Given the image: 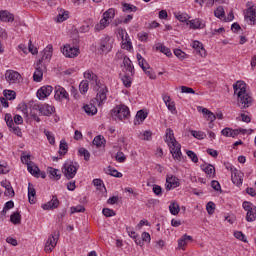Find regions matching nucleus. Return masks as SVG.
<instances>
[{
    "label": "nucleus",
    "instance_id": "obj_1",
    "mask_svg": "<svg viewBox=\"0 0 256 256\" xmlns=\"http://www.w3.org/2000/svg\"><path fill=\"white\" fill-rule=\"evenodd\" d=\"M84 77L89 81L90 85H92L94 91H99L100 89L95 99L92 100V103H95L96 101L99 107L105 105V101H107V93H109L107 86H103L101 80L97 77V74L93 73L91 70L84 72Z\"/></svg>",
    "mask_w": 256,
    "mask_h": 256
},
{
    "label": "nucleus",
    "instance_id": "obj_2",
    "mask_svg": "<svg viewBox=\"0 0 256 256\" xmlns=\"http://www.w3.org/2000/svg\"><path fill=\"white\" fill-rule=\"evenodd\" d=\"M234 95L237 96V105L240 109L251 107L253 98L247 93V84L243 80H238L233 84Z\"/></svg>",
    "mask_w": 256,
    "mask_h": 256
},
{
    "label": "nucleus",
    "instance_id": "obj_3",
    "mask_svg": "<svg viewBox=\"0 0 256 256\" xmlns=\"http://www.w3.org/2000/svg\"><path fill=\"white\" fill-rule=\"evenodd\" d=\"M165 143H167L170 153L172 154L173 159L176 161H181V157L183 153H181V144L177 142V139H175V134L173 133V129L167 128L166 134L164 138Z\"/></svg>",
    "mask_w": 256,
    "mask_h": 256
},
{
    "label": "nucleus",
    "instance_id": "obj_4",
    "mask_svg": "<svg viewBox=\"0 0 256 256\" xmlns=\"http://www.w3.org/2000/svg\"><path fill=\"white\" fill-rule=\"evenodd\" d=\"M111 117L114 121H125V119L131 117V111H129V107L126 105L120 104L112 109Z\"/></svg>",
    "mask_w": 256,
    "mask_h": 256
},
{
    "label": "nucleus",
    "instance_id": "obj_5",
    "mask_svg": "<svg viewBox=\"0 0 256 256\" xmlns=\"http://www.w3.org/2000/svg\"><path fill=\"white\" fill-rule=\"evenodd\" d=\"M77 171H79V164L77 162H66L62 168V173L68 180L74 179Z\"/></svg>",
    "mask_w": 256,
    "mask_h": 256
},
{
    "label": "nucleus",
    "instance_id": "obj_6",
    "mask_svg": "<svg viewBox=\"0 0 256 256\" xmlns=\"http://www.w3.org/2000/svg\"><path fill=\"white\" fill-rule=\"evenodd\" d=\"M242 207L244 211H247L246 221L248 223H253V221H256V206L251 202L244 201Z\"/></svg>",
    "mask_w": 256,
    "mask_h": 256
},
{
    "label": "nucleus",
    "instance_id": "obj_7",
    "mask_svg": "<svg viewBox=\"0 0 256 256\" xmlns=\"http://www.w3.org/2000/svg\"><path fill=\"white\" fill-rule=\"evenodd\" d=\"M33 111H39L41 115H44L45 117H50V115H53L55 113V107L49 105V104H34L32 106Z\"/></svg>",
    "mask_w": 256,
    "mask_h": 256
},
{
    "label": "nucleus",
    "instance_id": "obj_8",
    "mask_svg": "<svg viewBox=\"0 0 256 256\" xmlns=\"http://www.w3.org/2000/svg\"><path fill=\"white\" fill-rule=\"evenodd\" d=\"M59 235H60L59 230H56L53 232L52 235L49 236L44 248V251L46 253H51V251H53V249L57 247V241L59 240Z\"/></svg>",
    "mask_w": 256,
    "mask_h": 256
},
{
    "label": "nucleus",
    "instance_id": "obj_9",
    "mask_svg": "<svg viewBox=\"0 0 256 256\" xmlns=\"http://www.w3.org/2000/svg\"><path fill=\"white\" fill-rule=\"evenodd\" d=\"M62 53L64 56L68 57L69 59H75V57L79 55L80 51H79V47L66 44L62 48Z\"/></svg>",
    "mask_w": 256,
    "mask_h": 256
},
{
    "label": "nucleus",
    "instance_id": "obj_10",
    "mask_svg": "<svg viewBox=\"0 0 256 256\" xmlns=\"http://www.w3.org/2000/svg\"><path fill=\"white\" fill-rule=\"evenodd\" d=\"M5 79L9 83V85H13L21 81V74L14 70H7L5 73Z\"/></svg>",
    "mask_w": 256,
    "mask_h": 256
},
{
    "label": "nucleus",
    "instance_id": "obj_11",
    "mask_svg": "<svg viewBox=\"0 0 256 256\" xmlns=\"http://www.w3.org/2000/svg\"><path fill=\"white\" fill-rule=\"evenodd\" d=\"M181 183H179V178L173 175H167L165 189L166 191H171V189H177Z\"/></svg>",
    "mask_w": 256,
    "mask_h": 256
},
{
    "label": "nucleus",
    "instance_id": "obj_12",
    "mask_svg": "<svg viewBox=\"0 0 256 256\" xmlns=\"http://www.w3.org/2000/svg\"><path fill=\"white\" fill-rule=\"evenodd\" d=\"M244 19L248 25L256 24V9L253 7L247 8L244 12Z\"/></svg>",
    "mask_w": 256,
    "mask_h": 256
},
{
    "label": "nucleus",
    "instance_id": "obj_13",
    "mask_svg": "<svg viewBox=\"0 0 256 256\" xmlns=\"http://www.w3.org/2000/svg\"><path fill=\"white\" fill-rule=\"evenodd\" d=\"M113 49V41H111V37L106 36L100 42V51L102 53H109Z\"/></svg>",
    "mask_w": 256,
    "mask_h": 256
},
{
    "label": "nucleus",
    "instance_id": "obj_14",
    "mask_svg": "<svg viewBox=\"0 0 256 256\" xmlns=\"http://www.w3.org/2000/svg\"><path fill=\"white\" fill-rule=\"evenodd\" d=\"M56 101H63V99H66L69 101V93H67V90L61 86L55 87V95H54Z\"/></svg>",
    "mask_w": 256,
    "mask_h": 256
},
{
    "label": "nucleus",
    "instance_id": "obj_15",
    "mask_svg": "<svg viewBox=\"0 0 256 256\" xmlns=\"http://www.w3.org/2000/svg\"><path fill=\"white\" fill-rule=\"evenodd\" d=\"M60 203L61 202H59V198H57V196L54 195L52 196V199L50 201L42 205V209H44V211H51L53 209H57Z\"/></svg>",
    "mask_w": 256,
    "mask_h": 256
},
{
    "label": "nucleus",
    "instance_id": "obj_16",
    "mask_svg": "<svg viewBox=\"0 0 256 256\" xmlns=\"http://www.w3.org/2000/svg\"><path fill=\"white\" fill-rule=\"evenodd\" d=\"M118 35L122 39L124 49H127V51L133 49V45H131V41L127 40V32L125 31V29L118 28Z\"/></svg>",
    "mask_w": 256,
    "mask_h": 256
},
{
    "label": "nucleus",
    "instance_id": "obj_17",
    "mask_svg": "<svg viewBox=\"0 0 256 256\" xmlns=\"http://www.w3.org/2000/svg\"><path fill=\"white\" fill-rule=\"evenodd\" d=\"M51 93H53L52 86H43L37 91V97L38 99H47Z\"/></svg>",
    "mask_w": 256,
    "mask_h": 256
},
{
    "label": "nucleus",
    "instance_id": "obj_18",
    "mask_svg": "<svg viewBox=\"0 0 256 256\" xmlns=\"http://www.w3.org/2000/svg\"><path fill=\"white\" fill-rule=\"evenodd\" d=\"M231 179L232 183H234V185H237V187L243 185V172H241L240 170L232 172Z\"/></svg>",
    "mask_w": 256,
    "mask_h": 256
},
{
    "label": "nucleus",
    "instance_id": "obj_19",
    "mask_svg": "<svg viewBox=\"0 0 256 256\" xmlns=\"http://www.w3.org/2000/svg\"><path fill=\"white\" fill-rule=\"evenodd\" d=\"M28 201L31 205L37 203V191H35V187L31 183L28 184Z\"/></svg>",
    "mask_w": 256,
    "mask_h": 256
},
{
    "label": "nucleus",
    "instance_id": "obj_20",
    "mask_svg": "<svg viewBox=\"0 0 256 256\" xmlns=\"http://www.w3.org/2000/svg\"><path fill=\"white\" fill-rule=\"evenodd\" d=\"M33 79L36 83L43 81V69H41V60H38L36 63V70L33 74Z\"/></svg>",
    "mask_w": 256,
    "mask_h": 256
},
{
    "label": "nucleus",
    "instance_id": "obj_21",
    "mask_svg": "<svg viewBox=\"0 0 256 256\" xmlns=\"http://www.w3.org/2000/svg\"><path fill=\"white\" fill-rule=\"evenodd\" d=\"M0 21H2L3 23H13V21H15V17L9 11L1 10Z\"/></svg>",
    "mask_w": 256,
    "mask_h": 256
},
{
    "label": "nucleus",
    "instance_id": "obj_22",
    "mask_svg": "<svg viewBox=\"0 0 256 256\" xmlns=\"http://www.w3.org/2000/svg\"><path fill=\"white\" fill-rule=\"evenodd\" d=\"M123 65L128 73H131V75H135V67L133 66V62L131 61V59H129V57H123Z\"/></svg>",
    "mask_w": 256,
    "mask_h": 256
},
{
    "label": "nucleus",
    "instance_id": "obj_23",
    "mask_svg": "<svg viewBox=\"0 0 256 256\" xmlns=\"http://www.w3.org/2000/svg\"><path fill=\"white\" fill-rule=\"evenodd\" d=\"M202 171L206 173L207 177L213 179L215 177V166L208 164V165H201Z\"/></svg>",
    "mask_w": 256,
    "mask_h": 256
},
{
    "label": "nucleus",
    "instance_id": "obj_24",
    "mask_svg": "<svg viewBox=\"0 0 256 256\" xmlns=\"http://www.w3.org/2000/svg\"><path fill=\"white\" fill-rule=\"evenodd\" d=\"M193 49L197 50L200 57H207V51H205V48L203 47V43L195 40L192 45Z\"/></svg>",
    "mask_w": 256,
    "mask_h": 256
},
{
    "label": "nucleus",
    "instance_id": "obj_25",
    "mask_svg": "<svg viewBox=\"0 0 256 256\" xmlns=\"http://www.w3.org/2000/svg\"><path fill=\"white\" fill-rule=\"evenodd\" d=\"M53 57V45H48L44 50H43V55L42 58L39 59L41 63L47 59H51Z\"/></svg>",
    "mask_w": 256,
    "mask_h": 256
},
{
    "label": "nucleus",
    "instance_id": "obj_26",
    "mask_svg": "<svg viewBox=\"0 0 256 256\" xmlns=\"http://www.w3.org/2000/svg\"><path fill=\"white\" fill-rule=\"evenodd\" d=\"M187 241H193V237L185 234L178 240V249L185 250V247L187 245Z\"/></svg>",
    "mask_w": 256,
    "mask_h": 256
},
{
    "label": "nucleus",
    "instance_id": "obj_27",
    "mask_svg": "<svg viewBox=\"0 0 256 256\" xmlns=\"http://www.w3.org/2000/svg\"><path fill=\"white\" fill-rule=\"evenodd\" d=\"M191 29H204L205 23H203V20L197 18L189 21Z\"/></svg>",
    "mask_w": 256,
    "mask_h": 256
},
{
    "label": "nucleus",
    "instance_id": "obj_28",
    "mask_svg": "<svg viewBox=\"0 0 256 256\" xmlns=\"http://www.w3.org/2000/svg\"><path fill=\"white\" fill-rule=\"evenodd\" d=\"M83 109L89 116L97 115V107L93 103L84 105Z\"/></svg>",
    "mask_w": 256,
    "mask_h": 256
},
{
    "label": "nucleus",
    "instance_id": "obj_29",
    "mask_svg": "<svg viewBox=\"0 0 256 256\" xmlns=\"http://www.w3.org/2000/svg\"><path fill=\"white\" fill-rule=\"evenodd\" d=\"M27 169L29 173L33 175V177H39V173H41V170L39 169V167L33 162H30L28 164Z\"/></svg>",
    "mask_w": 256,
    "mask_h": 256
},
{
    "label": "nucleus",
    "instance_id": "obj_30",
    "mask_svg": "<svg viewBox=\"0 0 256 256\" xmlns=\"http://www.w3.org/2000/svg\"><path fill=\"white\" fill-rule=\"evenodd\" d=\"M106 175H111V177H117V178H121L123 177V174L119 171H117V169L108 166L107 168L104 169Z\"/></svg>",
    "mask_w": 256,
    "mask_h": 256
},
{
    "label": "nucleus",
    "instance_id": "obj_31",
    "mask_svg": "<svg viewBox=\"0 0 256 256\" xmlns=\"http://www.w3.org/2000/svg\"><path fill=\"white\" fill-rule=\"evenodd\" d=\"M221 134L224 137H237V135H239V131L226 127L221 131Z\"/></svg>",
    "mask_w": 256,
    "mask_h": 256
},
{
    "label": "nucleus",
    "instance_id": "obj_32",
    "mask_svg": "<svg viewBox=\"0 0 256 256\" xmlns=\"http://www.w3.org/2000/svg\"><path fill=\"white\" fill-rule=\"evenodd\" d=\"M47 171L51 176V179H55V181H59V179H61V173H59V169L48 167Z\"/></svg>",
    "mask_w": 256,
    "mask_h": 256
},
{
    "label": "nucleus",
    "instance_id": "obj_33",
    "mask_svg": "<svg viewBox=\"0 0 256 256\" xmlns=\"http://www.w3.org/2000/svg\"><path fill=\"white\" fill-rule=\"evenodd\" d=\"M67 19H69V11L60 9L59 14L57 16V23H63V21H67Z\"/></svg>",
    "mask_w": 256,
    "mask_h": 256
},
{
    "label": "nucleus",
    "instance_id": "obj_34",
    "mask_svg": "<svg viewBox=\"0 0 256 256\" xmlns=\"http://www.w3.org/2000/svg\"><path fill=\"white\" fill-rule=\"evenodd\" d=\"M136 57H137L138 65H139V67H141V69L143 71H145V69L149 68V63H147V60H145L143 58V56H141V54L138 53L136 55Z\"/></svg>",
    "mask_w": 256,
    "mask_h": 256
},
{
    "label": "nucleus",
    "instance_id": "obj_35",
    "mask_svg": "<svg viewBox=\"0 0 256 256\" xmlns=\"http://www.w3.org/2000/svg\"><path fill=\"white\" fill-rule=\"evenodd\" d=\"M122 11L126 13H135V11H137V6L122 2Z\"/></svg>",
    "mask_w": 256,
    "mask_h": 256
},
{
    "label": "nucleus",
    "instance_id": "obj_36",
    "mask_svg": "<svg viewBox=\"0 0 256 256\" xmlns=\"http://www.w3.org/2000/svg\"><path fill=\"white\" fill-rule=\"evenodd\" d=\"M10 221L13 225H21V214L19 212H14L10 216Z\"/></svg>",
    "mask_w": 256,
    "mask_h": 256
},
{
    "label": "nucleus",
    "instance_id": "obj_37",
    "mask_svg": "<svg viewBox=\"0 0 256 256\" xmlns=\"http://www.w3.org/2000/svg\"><path fill=\"white\" fill-rule=\"evenodd\" d=\"M202 113L203 115H206L207 120L210 121L211 123H213V121L217 119V116L207 108H203Z\"/></svg>",
    "mask_w": 256,
    "mask_h": 256
},
{
    "label": "nucleus",
    "instance_id": "obj_38",
    "mask_svg": "<svg viewBox=\"0 0 256 256\" xmlns=\"http://www.w3.org/2000/svg\"><path fill=\"white\" fill-rule=\"evenodd\" d=\"M169 211H170L171 215H179V211H181V208L179 207V203L172 202L169 205Z\"/></svg>",
    "mask_w": 256,
    "mask_h": 256
},
{
    "label": "nucleus",
    "instance_id": "obj_39",
    "mask_svg": "<svg viewBox=\"0 0 256 256\" xmlns=\"http://www.w3.org/2000/svg\"><path fill=\"white\" fill-rule=\"evenodd\" d=\"M59 149V155H67V151H69V145L65 140L60 141Z\"/></svg>",
    "mask_w": 256,
    "mask_h": 256
},
{
    "label": "nucleus",
    "instance_id": "obj_40",
    "mask_svg": "<svg viewBox=\"0 0 256 256\" xmlns=\"http://www.w3.org/2000/svg\"><path fill=\"white\" fill-rule=\"evenodd\" d=\"M190 133L192 137H194L195 139H198L199 141L207 137V134H205V132L203 131L191 130Z\"/></svg>",
    "mask_w": 256,
    "mask_h": 256
},
{
    "label": "nucleus",
    "instance_id": "obj_41",
    "mask_svg": "<svg viewBox=\"0 0 256 256\" xmlns=\"http://www.w3.org/2000/svg\"><path fill=\"white\" fill-rule=\"evenodd\" d=\"M92 143L96 147H103V145H105V137L98 135L93 139Z\"/></svg>",
    "mask_w": 256,
    "mask_h": 256
},
{
    "label": "nucleus",
    "instance_id": "obj_42",
    "mask_svg": "<svg viewBox=\"0 0 256 256\" xmlns=\"http://www.w3.org/2000/svg\"><path fill=\"white\" fill-rule=\"evenodd\" d=\"M214 15L217 19H225V9L223 6H218L216 10H214Z\"/></svg>",
    "mask_w": 256,
    "mask_h": 256
},
{
    "label": "nucleus",
    "instance_id": "obj_43",
    "mask_svg": "<svg viewBox=\"0 0 256 256\" xmlns=\"http://www.w3.org/2000/svg\"><path fill=\"white\" fill-rule=\"evenodd\" d=\"M156 51H160V53H164L166 57H171V55H173V53H171V50L164 45H158L156 47Z\"/></svg>",
    "mask_w": 256,
    "mask_h": 256
},
{
    "label": "nucleus",
    "instance_id": "obj_44",
    "mask_svg": "<svg viewBox=\"0 0 256 256\" xmlns=\"http://www.w3.org/2000/svg\"><path fill=\"white\" fill-rule=\"evenodd\" d=\"M79 91L82 94L87 93L89 91V81L88 80H82L79 85Z\"/></svg>",
    "mask_w": 256,
    "mask_h": 256
},
{
    "label": "nucleus",
    "instance_id": "obj_45",
    "mask_svg": "<svg viewBox=\"0 0 256 256\" xmlns=\"http://www.w3.org/2000/svg\"><path fill=\"white\" fill-rule=\"evenodd\" d=\"M3 95L8 101H13V99L16 97V93L13 90H4Z\"/></svg>",
    "mask_w": 256,
    "mask_h": 256
},
{
    "label": "nucleus",
    "instance_id": "obj_46",
    "mask_svg": "<svg viewBox=\"0 0 256 256\" xmlns=\"http://www.w3.org/2000/svg\"><path fill=\"white\" fill-rule=\"evenodd\" d=\"M78 153H79L80 157H84L85 161H89V159H91V153H89V151L85 148H80L78 150Z\"/></svg>",
    "mask_w": 256,
    "mask_h": 256
},
{
    "label": "nucleus",
    "instance_id": "obj_47",
    "mask_svg": "<svg viewBox=\"0 0 256 256\" xmlns=\"http://www.w3.org/2000/svg\"><path fill=\"white\" fill-rule=\"evenodd\" d=\"M4 119L7 124V127H9V129H11L12 127L15 126V120H14L13 116H11V114H5Z\"/></svg>",
    "mask_w": 256,
    "mask_h": 256
},
{
    "label": "nucleus",
    "instance_id": "obj_48",
    "mask_svg": "<svg viewBox=\"0 0 256 256\" xmlns=\"http://www.w3.org/2000/svg\"><path fill=\"white\" fill-rule=\"evenodd\" d=\"M186 154L189 159H191L192 163H199V157L197 156V154H195V152L188 150Z\"/></svg>",
    "mask_w": 256,
    "mask_h": 256
},
{
    "label": "nucleus",
    "instance_id": "obj_49",
    "mask_svg": "<svg viewBox=\"0 0 256 256\" xmlns=\"http://www.w3.org/2000/svg\"><path fill=\"white\" fill-rule=\"evenodd\" d=\"M70 211H71V215H73V213H85V206L83 205L74 206L70 208Z\"/></svg>",
    "mask_w": 256,
    "mask_h": 256
},
{
    "label": "nucleus",
    "instance_id": "obj_50",
    "mask_svg": "<svg viewBox=\"0 0 256 256\" xmlns=\"http://www.w3.org/2000/svg\"><path fill=\"white\" fill-rule=\"evenodd\" d=\"M174 55L183 61V59H187V54L183 52L181 49H174Z\"/></svg>",
    "mask_w": 256,
    "mask_h": 256
},
{
    "label": "nucleus",
    "instance_id": "obj_51",
    "mask_svg": "<svg viewBox=\"0 0 256 256\" xmlns=\"http://www.w3.org/2000/svg\"><path fill=\"white\" fill-rule=\"evenodd\" d=\"M103 216L104 217H115V215H117L115 213V210L111 209V208H104L102 210Z\"/></svg>",
    "mask_w": 256,
    "mask_h": 256
},
{
    "label": "nucleus",
    "instance_id": "obj_52",
    "mask_svg": "<svg viewBox=\"0 0 256 256\" xmlns=\"http://www.w3.org/2000/svg\"><path fill=\"white\" fill-rule=\"evenodd\" d=\"M147 119V113L143 110H139L136 114V121H140V123H143V120Z\"/></svg>",
    "mask_w": 256,
    "mask_h": 256
},
{
    "label": "nucleus",
    "instance_id": "obj_53",
    "mask_svg": "<svg viewBox=\"0 0 256 256\" xmlns=\"http://www.w3.org/2000/svg\"><path fill=\"white\" fill-rule=\"evenodd\" d=\"M103 17L105 19H108V21L109 19H113V17H115V9L113 8L108 9L106 12H104Z\"/></svg>",
    "mask_w": 256,
    "mask_h": 256
},
{
    "label": "nucleus",
    "instance_id": "obj_54",
    "mask_svg": "<svg viewBox=\"0 0 256 256\" xmlns=\"http://www.w3.org/2000/svg\"><path fill=\"white\" fill-rule=\"evenodd\" d=\"M234 237L238 239L239 241H243V243H247V238L245 237V234L241 231H235L234 232Z\"/></svg>",
    "mask_w": 256,
    "mask_h": 256
},
{
    "label": "nucleus",
    "instance_id": "obj_55",
    "mask_svg": "<svg viewBox=\"0 0 256 256\" xmlns=\"http://www.w3.org/2000/svg\"><path fill=\"white\" fill-rule=\"evenodd\" d=\"M44 135H46L50 145H55V136L53 135V133L44 130Z\"/></svg>",
    "mask_w": 256,
    "mask_h": 256
},
{
    "label": "nucleus",
    "instance_id": "obj_56",
    "mask_svg": "<svg viewBox=\"0 0 256 256\" xmlns=\"http://www.w3.org/2000/svg\"><path fill=\"white\" fill-rule=\"evenodd\" d=\"M206 211L208 215H213V213H215V203L208 202L206 205Z\"/></svg>",
    "mask_w": 256,
    "mask_h": 256
},
{
    "label": "nucleus",
    "instance_id": "obj_57",
    "mask_svg": "<svg viewBox=\"0 0 256 256\" xmlns=\"http://www.w3.org/2000/svg\"><path fill=\"white\" fill-rule=\"evenodd\" d=\"M143 71H144V73H146V75H147V77H149V79L157 78V75H155V72H153V69L151 67L148 66V68H146Z\"/></svg>",
    "mask_w": 256,
    "mask_h": 256
},
{
    "label": "nucleus",
    "instance_id": "obj_58",
    "mask_svg": "<svg viewBox=\"0 0 256 256\" xmlns=\"http://www.w3.org/2000/svg\"><path fill=\"white\" fill-rule=\"evenodd\" d=\"M152 191L154 194H156L158 197H160V195H163V188H161L160 185L154 184Z\"/></svg>",
    "mask_w": 256,
    "mask_h": 256
},
{
    "label": "nucleus",
    "instance_id": "obj_59",
    "mask_svg": "<svg viewBox=\"0 0 256 256\" xmlns=\"http://www.w3.org/2000/svg\"><path fill=\"white\" fill-rule=\"evenodd\" d=\"M11 169L9 168V165L7 164H0V175H7Z\"/></svg>",
    "mask_w": 256,
    "mask_h": 256
},
{
    "label": "nucleus",
    "instance_id": "obj_60",
    "mask_svg": "<svg viewBox=\"0 0 256 256\" xmlns=\"http://www.w3.org/2000/svg\"><path fill=\"white\" fill-rule=\"evenodd\" d=\"M122 82H123V85L127 88L131 87V83H132V80L129 76L127 75H124L122 76Z\"/></svg>",
    "mask_w": 256,
    "mask_h": 256
},
{
    "label": "nucleus",
    "instance_id": "obj_61",
    "mask_svg": "<svg viewBox=\"0 0 256 256\" xmlns=\"http://www.w3.org/2000/svg\"><path fill=\"white\" fill-rule=\"evenodd\" d=\"M28 51H30V53H31L32 55H37V53H39V51L37 50V47H35V45H33V43L31 42V40H29Z\"/></svg>",
    "mask_w": 256,
    "mask_h": 256
},
{
    "label": "nucleus",
    "instance_id": "obj_62",
    "mask_svg": "<svg viewBox=\"0 0 256 256\" xmlns=\"http://www.w3.org/2000/svg\"><path fill=\"white\" fill-rule=\"evenodd\" d=\"M4 195L6 197H15V190H13V186H9V188H6Z\"/></svg>",
    "mask_w": 256,
    "mask_h": 256
},
{
    "label": "nucleus",
    "instance_id": "obj_63",
    "mask_svg": "<svg viewBox=\"0 0 256 256\" xmlns=\"http://www.w3.org/2000/svg\"><path fill=\"white\" fill-rule=\"evenodd\" d=\"M176 19H178V21H181V23H185L186 21L189 20V15L187 14H177L176 15Z\"/></svg>",
    "mask_w": 256,
    "mask_h": 256
},
{
    "label": "nucleus",
    "instance_id": "obj_64",
    "mask_svg": "<svg viewBox=\"0 0 256 256\" xmlns=\"http://www.w3.org/2000/svg\"><path fill=\"white\" fill-rule=\"evenodd\" d=\"M211 187L214 189V191H221V184L217 180H213L211 182Z\"/></svg>",
    "mask_w": 256,
    "mask_h": 256
}]
</instances>
